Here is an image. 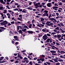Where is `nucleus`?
<instances>
[{
	"instance_id": "12",
	"label": "nucleus",
	"mask_w": 65,
	"mask_h": 65,
	"mask_svg": "<svg viewBox=\"0 0 65 65\" xmlns=\"http://www.w3.org/2000/svg\"><path fill=\"white\" fill-rule=\"evenodd\" d=\"M7 12V11L6 10H4L3 12V13H6Z\"/></svg>"
},
{
	"instance_id": "21",
	"label": "nucleus",
	"mask_w": 65,
	"mask_h": 65,
	"mask_svg": "<svg viewBox=\"0 0 65 65\" xmlns=\"http://www.w3.org/2000/svg\"><path fill=\"white\" fill-rule=\"evenodd\" d=\"M59 59H58V61L59 62H63V60H62V59H60V58H59Z\"/></svg>"
},
{
	"instance_id": "26",
	"label": "nucleus",
	"mask_w": 65,
	"mask_h": 65,
	"mask_svg": "<svg viewBox=\"0 0 65 65\" xmlns=\"http://www.w3.org/2000/svg\"><path fill=\"white\" fill-rule=\"evenodd\" d=\"M24 28H26L27 29H29V28H28V26L26 25H25V26H24Z\"/></svg>"
},
{
	"instance_id": "13",
	"label": "nucleus",
	"mask_w": 65,
	"mask_h": 65,
	"mask_svg": "<svg viewBox=\"0 0 65 65\" xmlns=\"http://www.w3.org/2000/svg\"><path fill=\"white\" fill-rule=\"evenodd\" d=\"M4 8L2 6H1L0 7V10H3L4 9Z\"/></svg>"
},
{
	"instance_id": "32",
	"label": "nucleus",
	"mask_w": 65,
	"mask_h": 65,
	"mask_svg": "<svg viewBox=\"0 0 65 65\" xmlns=\"http://www.w3.org/2000/svg\"><path fill=\"white\" fill-rule=\"evenodd\" d=\"M1 25L2 26L4 25V22H1Z\"/></svg>"
},
{
	"instance_id": "47",
	"label": "nucleus",
	"mask_w": 65,
	"mask_h": 65,
	"mask_svg": "<svg viewBox=\"0 0 65 65\" xmlns=\"http://www.w3.org/2000/svg\"><path fill=\"white\" fill-rule=\"evenodd\" d=\"M42 36V35H39L38 37L39 38H40V37H41Z\"/></svg>"
},
{
	"instance_id": "54",
	"label": "nucleus",
	"mask_w": 65,
	"mask_h": 65,
	"mask_svg": "<svg viewBox=\"0 0 65 65\" xmlns=\"http://www.w3.org/2000/svg\"><path fill=\"white\" fill-rule=\"evenodd\" d=\"M49 61L51 62H52L53 63H55V62H54V61H53L52 60H49Z\"/></svg>"
},
{
	"instance_id": "14",
	"label": "nucleus",
	"mask_w": 65,
	"mask_h": 65,
	"mask_svg": "<svg viewBox=\"0 0 65 65\" xmlns=\"http://www.w3.org/2000/svg\"><path fill=\"white\" fill-rule=\"evenodd\" d=\"M50 39H48L46 41V42H48V43H49V42H50Z\"/></svg>"
},
{
	"instance_id": "8",
	"label": "nucleus",
	"mask_w": 65,
	"mask_h": 65,
	"mask_svg": "<svg viewBox=\"0 0 65 65\" xmlns=\"http://www.w3.org/2000/svg\"><path fill=\"white\" fill-rule=\"evenodd\" d=\"M18 32L19 34H21L22 35H23V31L21 30L20 29L19 31H18Z\"/></svg>"
},
{
	"instance_id": "22",
	"label": "nucleus",
	"mask_w": 65,
	"mask_h": 65,
	"mask_svg": "<svg viewBox=\"0 0 65 65\" xmlns=\"http://www.w3.org/2000/svg\"><path fill=\"white\" fill-rule=\"evenodd\" d=\"M60 24L61 25V26H63V27H65V25L62 23H60Z\"/></svg>"
},
{
	"instance_id": "62",
	"label": "nucleus",
	"mask_w": 65,
	"mask_h": 65,
	"mask_svg": "<svg viewBox=\"0 0 65 65\" xmlns=\"http://www.w3.org/2000/svg\"><path fill=\"white\" fill-rule=\"evenodd\" d=\"M50 25L51 26H51H53V23H51L50 24Z\"/></svg>"
},
{
	"instance_id": "9",
	"label": "nucleus",
	"mask_w": 65,
	"mask_h": 65,
	"mask_svg": "<svg viewBox=\"0 0 65 65\" xmlns=\"http://www.w3.org/2000/svg\"><path fill=\"white\" fill-rule=\"evenodd\" d=\"M49 45L50 46H52V47H54V48H56V49L57 50H58V48L57 47H56L54 46L51 45L50 44Z\"/></svg>"
},
{
	"instance_id": "52",
	"label": "nucleus",
	"mask_w": 65,
	"mask_h": 65,
	"mask_svg": "<svg viewBox=\"0 0 65 65\" xmlns=\"http://www.w3.org/2000/svg\"><path fill=\"white\" fill-rule=\"evenodd\" d=\"M61 39H62H62H63V37H64L63 36H62L61 37Z\"/></svg>"
},
{
	"instance_id": "59",
	"label": "nucleus",
	"mask_w": 65,
	"mask_h": 65,
	"mask_svg": "<svg viewBox=\"0 0 65 65\" xmlns=\"http://www.w3.org/2000/svg\"><path fill=\"white\" fill-rule=\"evenodd\" d=\"M46 17H48V14L47 13H46Z\"/></svg>"
},
{
	"instance_id": "51",
	"label": "nucleus",
	"mask_w": 65,
	"mask_h": 65,
	"mask_svg": "<svg viewBox=\"0 0 65 65\" xmlns=\"http://www.w3.org/2000/svg\"><path fill=\"white\" fill-rule=\"evenodd\" d=\"M11 1V0H7V2H10Z\"/></svg>"
},
{
	"instance_id": "6",
	"label": "nucleus",
	"mask_w": 65,
	"mask_h": 65,
	"mask_svg": "<svg viewBox=\"0 0 65 65\" xmlns=\"http://www.w3.org/2000/svg\"><path fill=\"white\" fill-rule=\"evenodd\" d=\"M14 38L16 40H17L18 41L19 40V39L18 38V36H14Z\"/></svg>"
},
{
	"instance_id": "34",
	"label": "nucleus",
	"mask_w": 65,
	"mask_h": 65,
	"mask_svg": "<svg viewBox=\"0 0 65 65\" xmlns=\"http://www.w3.org/2000/svg\"><path fill=\"white\" fill-rule=\"evenodd\" d=\"M51 21H47L46 24H50L51 23Z\"/></svg>"
},
{
	"instance_id": "20",
	"label": "nucleus",
	"mask_w": 65,
	"mask_h": 65,
	"mask_svg": "<svg viewBox=\"0 0 65 65\" xmlns=\"http://www.w3.org/2000/svg\"><path fill=\"white\" fill-rule=\"evenodd\" d=\"M53 60L55 62H58V60L55 59V58H53Z\"/></svg>"
},
{
	"instance_id": "63",
	"label": "nucleus",
	"mask_w": 65,
	"mask_h": 65,
	"mask_svg": "<svg viewBox=\"0 0 65 65\" xmlns=\"http://www.w3.org/2000/svg\"><path fill=\"white\" fill-rule=\"evenodd\" d=\"M24 59V60H28V58H27L26 57H25Z\"/></svg>"
},
{
	"instance_id": "19",
	"label": "nucleus",
	"mask_w": 65,
	"mask_h": 65,
	"mask_svg": "<svg viewBox=\"0 0 65 65\" xmlns=\"http://www.w3.org/2000/svg\"><path fill=\"white\" fill-rule=\"evenodd\" d=\"M27 30V29L26 28H25L23 30L22 29L21 30L23 32H25Z\"/></svg>"
},
{
	"instance_id": "61",
	"label": "nucleus",
	"mask_w": 65,
	"mask_h": 65,
	"mask_svg": "<svg viewBox=\"0 0 65 65\" xmlns=\"http://www.w3.org/2000/svg\"><path fill=\"white\" fill-rule=\"evenodd\" d=\"M59 5H62V3L61 2L59 3Z\"/></svg>"
},
{
	"instance_id": "43",
	"label": "nucleus",
	"mask_w": 65,
	"mask_h": 65,
	"mask_svg": "<svg viewBox=\"0 0 65 65\" xmlns=\"http://www.w3.org/2000/svg\"><path fill=\"white\" fill-rule=\"evenodd\" d=\"M11 24H14V21H12V22H11Z\"/></svg>"
},
{
	"instance_id": "53",
	"label": "nucleus",
	"mask_w": 65,
	"mask_h": 65,
	"mask_svg": "<svg viewBox=\"0 0 65 65\" xmlns=\"http://www.w3.org/2000/svg\"><path fill=\"white\" fill-rule=\"evenodd\" d=\"M60 32L59 31H56V33L58 34V33H60Z\"/></svg>"
},
{
	"instance_id": "58",
	"label": "nucleus",
	"mask_w": 65,
	"mask_h": 65,
	"mask_svg": "<svg viewBox=\"0 0 65 65\" xmlns=\"http://www.w3.org/2000/svg\"><path fill=\"white\" fill-rule=\"evenodd\" d=\"M0 63H5V61H0Z\"/></svg>"
},
{
	"instance_id": "16",
	"label": "nucleus",
	"mask_w": 65,
	"mask_h": 65,
	"mask_svg": "<svg viewBox=\"0 0 65 65\" xmlns=\"http://www.w3.org/2000/svg\"><path fill=\"white\" fill-rule=\"evenodd\" d=\"M27 32L29 33V34H30V33H33V31H27Z\"/></svg>"
},
{
	"instance_id": "35",
	"label": "nucleus",
	"mask_w": 65,
	"mask_h": 65,
	"mask_svg": "<svg viewBox=\"0 0 65 65\" xmlns=\"http://www.w3.org/2000/svg\"><path fill=\"white\" fill-rule=\"evenodd\" d=\"M46 35L48 36H49V37L51 36V35H50V34H47Z\"/></svg>"
},
{
	"instance_id": "24",
	"label": "nucleus",
	"mask_w": 65,
	"mask_h": 65,
	"mask_svg": "<svg viewBox=\"0 0 65 65\" xmlns=\"http://www.w3.org/2000/svg\"><path fill=\"white\" fill-rule=\"evenodd\" d=\"M19 28H20V29H23V27L22 26H19Z\"/></svg>"
},
{
	"instance_id": "39",
	"label": "nucleus",
	"mask_w": 65,
	"mask_h": 65,
	"mask_svg": "<svg viewBox=\"0 0 65 65\" xmlns=\"http://www.w3.org/2000/svg\"><path fill=\"white\" fill-rule=\"evenodd\" d=\"M32 2H29V5H31V4H32Z\"/></svg>"
},
{
	"instance_id": "36",
	"label": "nucleus",
	"mask_w": 65,
	"mask_h": 65,
	"mask_svg": "<svg viewBox=\"0 0 65 65\" xmlns=\"http://www.w3.org/2000/svg\"><path fill=\"white\" fill-rule=\"evenodd\" d=\"M13 10H14V11H16L17 10L18 11H19V9H18L16 8L14 9Z\"/></svg>"
},
{
	"instance_id": "33",
	"label": "nucleus",
	"mask_w": 65,
	"mask_h": 65,
	"mask_svg": "<svg viewBox=\"0 0 65 65\" xmlns=\"http://www.w3.org/2000/svg\"><path fill=\"white\" fill-rule=\"evenodd\" d=\"M50 20L51 21H54V20H55V19L54 18H51L50 19Z\"/></svg>"
},
{
	"instance_id": "23",
	"label": "nucleus",
	"mask_w": 65,
	"mask_h": 65,
	"mask_svg": "<svg viewBox=\"0 0 65 65\" xmlns=\"http://www.w3.org/2000/svg\"><path fill=\"white\" fill-rule=\"evenodd\" d=\"M32 24H30L29 25V28H32Z\"/></svg>"
},
{
	"instance_id": "50",
	"label": "nucleus",
	"mask_w": 65,
	"mask_h": 65,
	"mask_svg": "<svg viewBox=\"0 0 65 65\" xmlns=\"http://www.w3.org/2000/svg\"><path fill=\"white\" fill-rule=\"evenodd\" d=\"M0 2H1V3H3V0H0Z\"/></svg>"
},
{
	"instance_id": "55",
	"label": "nucleus",
	"mask_w": 65,
	"mask_h": 65,
	"mask_svg": "<svg viewBox=\"0 0 65 65\" xmlns=\"http://www.w3.org/2000/svg\"><path fill=\"white\" fill-rule=\"evenodd\" d=\"M50 30L49 29H47L46 30V31L47 32H50Z\"/></svg>"
},
{
	"instance_id": "57",
	"label": "nucleus",
	"mask_w": 65,
	"mask_h": 65,
	"mask_svg": "<svg viewBox=\"0 0 65 65\" xmlns=\"http://www.w3.org/2000/svg\"><path fill=\"white\" fill-rule=\"evenodd\" d=\"M19 26H17V31H19Z\"/></svg>"
},
{
	"instance_id": "31",
	"label": "nucleus",
	"mask_w": 65,
	"mask_h": 65,
	"mask_svg": "<svg viewBox=\"0 0 65 65\" xmlns=\"http://www.w3.org/2000/svg\"><path fill=\"white\" fill-rule=\"evenodd\" d=\"M3 59H4V57H1L0 59V61H2V60Z\"/></svg>"
},
{
	"instance_id": "42",
	"label": "nucleus",
	"mask_w": 65,
	"mask_h": 65,
	"mask_svg": "<svg viewBox=\"0 0 65 65\" xmlns=\"http://www.w3.org/2000/svg\"><path fill=\"white\" fill-rule=\"evenodd\" d=\"M44 13H47L48 12V11H47V10H45L44 11Z\"/></svg>"
},
{
	"instance_id": "25",
	"label": "nucleus",
	"mask_w": 65,
	"mask_h": 65,
	"mask_svg": "<svg viewBox=\"0 0 65 65\" xmlns=\"http://www.w3.org/2000/svg\"><path fill=\"white\" fill-rule=\"evenodd\" d=\"M60 30L61 31V32L62 33H64V31L61 28H60Z\"/></svg>"
},
{
	"instance_id": "46",
	"label": "nucleus",
	"mask_w": 65,
	"mask_h": 65,
	"mask_svg": "<svg viewBox=\"0 0 65 65\" xmlns=\"http://www.w3.org/2000/svg\"><path fill=\"white\" fill-rule=\"evenodd\" d=\"M56 45H57L59 46L60 45V44L59 43H58V42H56Z\"/></svg>"
},
{
	"instance_id": "7",
	"label": "nucleus",
	"mask_w": 65,
	"mask_h": 65,
	"mask_svg": "<svg viewBox=\"0 0 65 65\" xmlns=\"http://www.w3.org/2000/svg\"><path fill=\"white\" fill-rule=\"evenodd\" d=\"M47 6L49 7H51L52 6V3H49L47 4Z\"/></svg>"
},
{
	"instance_id": "29",
	"label": "nucleus",
	"mask_w": 65,
	"mask_h": 65,
	"mask_svg": "<svg viewBox=\"0 0 65 65\" xmlns=\"http://www.w3.org/2000/svg\"><path fill=\"white\" fill-rule=\"evenodd\" d=\"M27 9H29L30 10H32V8L31 7L27 8Z\"/></svg>"
},
{
	"instance_id": "4",
	"label": "nucleus",
	"mask_w": 65,
	"mask_h": 65,
	"mask_svg": "<svg viewBox=\"0 0 65 65\" xmlns=\"http://www.w3.org/2000/svg\"><path fill=\"white\" fill-rule=\"evenodd\" d=\"M3 22L4 23V26L5 27H6V24H8V22H7L6 21H3Z\"/></svg>"
},
{
	"instance_id": "60",
	"label": "nucleus",
	"mask_w": 65,
	"mask_h": 65,
	"mask_svg": "<svg viewBox=\"0 0 65 65\" xmlns=\"http://www.w3.org/2000/svg\"><path fill=\"white\" fill-rule=\"evenodd\" d=\"M54 5L55 6H58V5L57 4H56V3H55V4Z\"/></svg>"
},
{
	"instance_id": "2",
	"label": "nucleus",
	"mask_w": 65,
	"mask_h": 65,
	"mask_svg": "<svg viewBox=\"0 0 65 65\" xmlns=\"http://www.w3.org/2000/svg\"><path fill=\"white\" fill-rule=\"evenodd\" d=\"M39 5H40V3H38L35 4V6L36 8H37L38 7H39Z\"/></svg>"
},
{
	"instance_id": "64",
	"label": "nucleus",
	"mask_w": 65,
	"mask_h": 65,
	"mask_svg": "<svg viewBox=\"0 0 65 65\" xmlns=\"http://www.w3.org/2000/svg\"><path fill=\"white\" fill-rule=\"evenodd\" d=\"M11 25V24L10 23H9L8 24V26H10V25Z\"/></svg>"
},
{
	"instance_id": "28",
	"label": "nucleus",
	"mask_w": 65,
	"mask_h": 65,
	"mask_svg": "<svg viewBox=\"0 0 65 65\" xmlns=\"http://www.w3.org/2000/svg\"><path fill=\"white\" fill-rule=\"evenodd\" d=\"M17 19L19 21H20H20H21V22H22L23 21V20L21 19V18H17Z\"/></svg>"
},
{
	"instance_id": "11",
	"label": "nucleus",
	"mask_w": 65,
	"mask_h": 65,
	"mask_svg": "<svg viewBox=\"0 0 65 65\" xmlns=\"http://www.w3.org/2000/svg\"><path fill=\"white\" fill-rule=\"evenodd\" d=\"M40 21H41V22H42L43 21H44V18H40Z\"/></svg>"
},
{
	"instance_id": "30",
	"label": "nucleus",
	"mask_w": 65,
	"mask_h": 65,
	"mask_svg": "<svg viewBox=\"0 0 65 65\" xmlns=\"http://www.w3.org/2000/svg\"><path fill=\"white\" fill-rule=\"evenodd\" d=\"M19 17H20L21 19H22L23 17H22V15L20 14L19 15Z\"/></svg>"
},
{
	"instance_id": "1",
	"label": "nucleus",
	"mask_w": 65,
	"mask_h": 65,
	"mask_svg": "<svg viewBox=\"0 0 65 65\" xmlns=\"http://www.w3.org/2000/svg\"><path fill=\"white\" fill-rule=\"evenodd\" d=\"M47 38H48V37L47 36L46 34H45L42 37V39L44 40H46Z\"/></svg>"
},
{
	"instance_id": "15",
	"label": "nucleus",
	"mask_w": 65,
	"mask_h": 65,
	"mask_svg": "<svg viewBox=\"0 0 65 65\" xmlns=\"http://www.w3.org/2000/svg\"><path fill=\"white\" fill-rule=\"evenodd\" d=\"M61 36H61V35H57V37L58 38H60V37H61Z\"/></svg>"
},
{
	"instance_id": "10",
	"label": "nucleus",
	"mask_w": 65,
	"mask_h": 65,
	"mask_svg": "<svg viewBox=\"0 0 65 65\" xmlns=\"http://www.w3.org/2000/svg\"><path fill=\"white\" fill-rule=\"evenodd\" d=\"M27 11L25 9H23V11H22V12H23V13H26V12H27Z\"/></svg>"
},
{
	"instance_id": "17",
	"label": "nucleus",
	"mask_w": 65,
	"mask_h": 65,
	"mask_svg": "<svg viewBox=\"0 0 65 65\" xmlns=\"http://www.w3.org/2000/svg\"><path fill=\"white\" fill-rule=\"evenodd\" d=\"M37 26H38V27H39L40 28H41V24H38L37 25Z\"/></svg>"
},
{
	"instance_id": "37",
	"label": "nucleus",
	"mask_w": 65,
	"mask_h": 65,
	"mask_svg": "<svg viewBox=\"0 0 65 65\" xmlns=\"http://www.w3.org/2000/svg\"><path fill=\"white\" fill-rule=\"evenodd\" d=\"M42 31L43 32H46V30H45V29H43L42 30Z\"/></svg>"
},
{
	"instance_id": "5",
	"label": "nucleus",
	"mask_w": 65,
	"mask_h": 65,
	"mask_svg": "<svg viewBox=\"0 0 65 65\" xmlns=\"http://www.w3.org/2000/svg\"><path fill=\"white\" fill-rule=\"evenodd\" d=\"M50 52L52 53V55H55V54L53 53H56V51H51Z\"/></svg>"
},
{
	"instance_id": "38",
	"label": "nucleus",
	"mask_w": 65,
	"mask_h": 65,
	"mask_svg": "<svg viewBox=\"0 0 65 65\" xmlns=\"http://www.w3.org/2000/svg\"><path fill=\"white\" fill-rule=\"evenodd\" d=\"M15 63H19V61L18 60H16L15 61Z\"/></svg>"
},
{
	"instance_id": "3",
	"label": "nucleus",
	"mask_w": 65,
	"mask_h": 65,
	"mask_svg": "<svg viewBox=\"0 0 65 65\" xmlns=\"http://www.w3.org/2000/svg\"><path fill=\"white\" fill-rule=\"evenodd\" d=\"M42 6L44 8H46V6H44V5H40L39 6V7H40V8H42Z\"/></svg>"
},
{
	"instance_id": "41",
	"label": "nucleus",
	"mask_w": 65,
	"mask_h": 65,
	"mask_svg": "<svg viewBox=\"0 0 65 65\" xmlns=\"http://www.w3.org/2000/svg\"><path fill=\"white\" fill-rule=\"evenodd\" d=\"M40 60H41L42 62H43V61H44V58H41L40 59Z\"/></svg>"
},
{
	"instance_id": "27",
	"label": "nucleus",
	"mask_w": 65,
	"mask_h": 65,
	"mask_svg": "<svg viewBox=\"0 0 65 65\" xmlns=\"http://www.w3.org/2000/svg\"><path fill=\"white\" fill-rule=\"evenodd\" d=\"M56 34V33L55 32H52L51 34V35H55Z\"/></svg>"
},
{
	"instance_id": "48",
	"label": "nucleus",
	"mask_w": 65,
	"mask_h": 65,
	"mask_svg": "<svg viewBox=\"0 0 65 65\" xmlns=\"http://www.w3.org/2000/svg\"><path fill=\"white\" fill-rule=\"evenodd\" d=\"M25 61H26V63H28L29 62V60H25Z\"/></svg>"
},
{
	"instance_id": "44",
	"label": "nucleus",
	"mask_w": 65,
	"mask_h": 65,
	"mask_svg": "<svg viewBox=\"0 0 65 65\" xmlns=\"http://www.w3.org/2000/svg\"><path fill=\"white\" fill-rule=\"evenodd\" d=\"M46 63H47V64H48V65H51V63H50L49 62H46Z\"/></svg>"
},
{
	"instance_id": "18",
	"label": "nucleus",
	"mask_w": 65,
	"mask_h": 65,
	"mask_svg": "<svg viewBox=\"0 0 65 65\" xmlns=\"http://www.w3.org/2000/svg\"><path fill=\"white\" fill-rule=\"evenodd\" d=\"M13 35V33L11 32V31H10V36H12Z\"/></svg>"
},
{
	"instance_id": "40",
	"label": "nucleus",
	"mask_w": 65,
	"mask_h": 65,
	"mask_svg": "<svg viewBox=\"0 0 65 65\" xmlns=\"http://www.w3.org/2000/svg\"><path fill=\"white\" fill-rule=\"evenodd\" d=\"M46 16V13H44L42 17H45Z\"/></svg>"
},
{
	"instance_id": "56",
	"label": "nucleus",
	"mask_w": 65,
	"mask_h": 65,
	"mask_svg": "<svg viewBox=\"0 0 65 65\" xmlns=\"http://www.w3.org/2000/svg\"><path fill=\"white\" fill-rule=\"evenodd\" d=\"M13 2H14V1H13V0L12 1H11V2L10 3V4H12V3H13Z\"/></svg>"
},
{
	"instance_id": "45",
	"label": "nucleus",
	"mask_w": 65,
	"mask_h": 65,
	"mask_svg": "<svg viewBox=\"0 0 65 65\" xmlns=\"http://www.w3.org/2000/svg\"><path fill=\"white\" fill-rule=\"evenodd\" d=\"M55 29H56V30H59V28L58 27H57L55 28Z\"/></svg>"
},
{
	"instance_id": "49",
	"label": "nucleus",
	"mask_w": 65,
	"mask_h": 65,
	"mask_svg": "<svg viewBox=\"0 0 65 65\" xmlns=\"http://www.w3.org/2000/svg\"><path fill=\"white\" fill-rule=\"evenodd\" d=\"M42 5H45V3L44 2H43L42 3Z\"/></svg>"
}]
</instances>
